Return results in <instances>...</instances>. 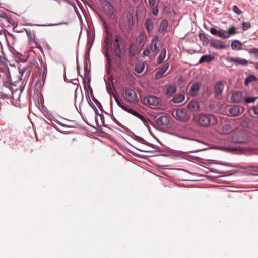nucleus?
<instances>
[{"mask_svg": "<svg viewBox=\"0 0 258 258\" xmlns=\"http://www.w3.org/2000/svg\"><path fill=\"white\" fill-rule=\"evenodd\" d=\"M123 43V38L119 34L115 36V39L112 41V38L111 36H107L104 40V47L103 50L105 51V56L107 58V63L108 65L110 64V56L108 53L109 47L112 46V52L118 58H122V53L123 50L121 49V45Z\"/></svg>", "mask_w": 258, "mask_h": 258, "instance_id": "f257e3e1", "label": "nucleus"}, {"mask_svg": "<svg viewBox=\"0 0 258 258\" xmlns=\"http://www.w3.org/2000/svg\"><path fill=\"white\" fill-rule=\"evenodd\" d=\"M194 119L202 127H208L217 123V118L213 114H200L195 116Z\"/></svg>", "mask_w": 258, "mask_h": 258, "instance_id": "f03ea898", "label": "nucleus"}, {"mask_svg": "<svg viewBox=\"0 0 258 258\" xmlns=\"http://www.w3.org/2000/svg\"><path fill=\"white\" fill-rule=\"evenodd\" d=\"M160 41L159 40L158 37L157 36H154L151 39V42L149 45L146 47L142 53V56L143 57H148L149 59L151 60L152 58H154L156 54H157V51L158 50L157 44Z\"/></svg>", "mask_w": 258, "mask_h": 258, "instance_id": "7ed1b4c3", "label": "nucleus"}, {"mask_svg": "<svg viewBox=\"0 0 258 258\" xmlns=\"http://www.w3.org/2000/svg\"><path fill=\"white\" fill-rule=\"evenodd\" d=\"M210 32L213 35L218 36L222 39H227L229 38L230 36L235 35L237 33L236 28H235V26L229 27L228 29V31L221 29L217 30L215 28H210Z\"/></svg>", "mask_w": 258, "mask_h": 258, "instance_id": "20e7f679", "label": "nucleus"}, {"mask_svg": "<svg viewBox=\"0 0 258 258\" xmlns=\"http://www.w3.org/2000/svg\"><path fill=\"white\" fill-rule=\"evenodd\" d=\"M172 116L179 121L186 122L189 120V116L187 114L185 109L179 108L172 112Z\"/></svg>", "mask_w": 258, "mask_h": 258, "instance_id": "39448f33", "label": "nucleus"}, {"mask_svg": "<svg viewBox=\"0 0 258 258\" xmlns=\"http://www.w3.org/2000/svg\"><path fill=\"white\" fill-rule=\"evenodd\" d=\"M125 97H126L127 101L132 103L138 102V97L134 90L126 88L125 89Z\"/></svg>", "mask_w": 258, "mask_h": 258, "instance_id": "423d86ee", "label": "nucleus"}, {"mask_svg": "<svg viewBox=\"0 0 258 258\" xmlns=\"http://www.w3.org/2000/svg\"><path fill=\"white\" fill-rule=\"evenodd\" d=\"M144 104L150 107H156L159 104L158 98L155 96H150L145 98L143 100Z\"/></svg>", "mask_w": 258, "mask_h": 258, "instance_id": "0eeeda50", "label": "nucleus"}, {"mask_svg": "<svg viewBox=\"0 0 258 258\" xmlns=\"http://www.w3.org/2000/svg\"><path fill=\"white\" fill-rule=\"evenodd\" d=\"M103 11L107 16H112L114 12V6L109 2L106 1L103 3Z\"/></svg>", "mask_w": 258, "mask_h": 258, "instance_id": "6e6552de", "label": "nucleus"}, {"mask_svg": "<svg viewBox=\"0 0 258 258\" xmlns=\"http://www.w3.org/2000/svg\"><path fill=\"white\" fill-rule=\"evenodd\" d=\"M224 84L221 82L219 81L216 83L215 85V96L217 98H221V94H222V91H223Z\"/></svg>", "mask_w": 258, "mask_h": 258, "instance_id": "1a4fd4ad", "label": "nucleus"}, {"mask_svg": "<svg viewBox=\"0 0 258 258\" xmlns=\"http://www.w3.org/2000/svg\"><path fill=\"white\" fill-rule=\"evenodd\" d=\"M200 87V84L198 82H195L192 84L189 88V94L191 96H196L199 93V87Z\"/></svg>", "mask_w": 258, "mask_h": 258, "instance_id": "9d476101", "label": "nucleus"}, {"mask_svg": "<svg viewBox=\"0 0 258 258\" xmlns=\"http://www.w3.org/2000/svg\"><path fill=\"white\" fill-rule=\"evenodd\" d=\"M228 61L229 62L234 63L236 65L246 66L248 64V61L241 58H232L230 57L228 58Z\"/></svg>", "mask_w": 258, "mask_h": 258, "instance_id": "9b49d317", "label": "nucleus"}, {"mask_svg": "<svg viewBox=\"0 0 258 258\" xmlns=\"http://www.w3.org/2000/svg\"><path fill=\"white\" fill-rule=\"evenodd\" d=\"M242 97L243 95H242L241 92L237 91L232 92L230 99H231V102L232 103H238L241 101Z\"/></svg>", "mask_w": 258, "mask_h": 258, "instance_id": "f8f14e48", "label": "nucleus"}, {"mask_svg": "<svg viewBox=\"0 0 258 258\" xmlns=\"http://www.w3.org/2000/svg\"><path fill=\"white\" fill-rule=\"evenodd\" d=\"M122 109L125 112H127L130 114L133 115V116L137 117L139 119H141V121L143 122L145 121V118H144V116L141 115V114H139L138 112H137L135 110L132 108H129L128 107H124V108H122Z\"/></svg>", "mask_w": 258, "mask_h": 258, "instance_id": "ddd939ff", "label": "nucleus"}, {"mask_svg": "<svg viewBox=\"0 0 258 258\" xmlns=\"http://www.w3.org/2000/svg\"><path fill=\"white\" fill-rule=\"evenodd\" d=\"M168 68H169V64L167 63L163 67L158 69V70H157L156 73H155V79H159L162 77L163 74L166 71H167Z\"/></svg>", "mask_w": 258, "mask_h": 258, "instance_id": "4468645a", "label": "nucleus"}, {"mask_svg": "<svg viewBox=\"0 0 258 258\" xmlns=\"http://www.w3.org/2000/svg\"><path fill=\"white\" fill-rule=\"evenodd\" d=\"M170 123V120L166 116H161L157 119V124L160 126H166Z\"/></svg>", "mask_w": 258, "mask_h": 258, "instance_id": "2eb2a0df", "label": "nucleus"}, {"mask_svg": "<svg viewBox=\"0 0 258 258\" xmlns=\"http://www.w3.org/2000/svg\"><path fill=\"white\" fill-rule=\"evenodd\" d=\"M188 109L191 112H198L199 111V104L197 101H190L187 105Z\"/></svg>", "mask_w": 258, "mask_h": 258, "instance_id": "dca6fc26", "label": "nucleus"}, {"mask_svg": "<svg viewBox=\"0 0 258 258\" xmlns=\"http://www.w3.org/2000/svg\"><path fill=\"white\" fill-rule=\"evenodd\" d=\"M210 45L216 49H223L226 48V46L222 41L216 39L211 40L210 41Z\"/></svg>", "mask_w": 258, "mask_h": 258, "instance_id": "f3484780", "label": "nucleus"}, {"mask_svg": "<svg viewBox=\"0 0 258 258\" xmlns=\"http://www.w3.org/2000/svg\"><path fill=\"white\" fill-rule=\"evenodd\" d=\"M145 27L148 33H150L152 32V30H153V21H152V19L147 18V19L145 20Z\"/></svg>", "mask_w": 258, "mask_h": 258, "instance_id": "a211bd4d", "label": "nucleus"}, {"mask_svg": "<svg viewBox=\"0 0 258 258\" xmlns=\"http://www.w3.org/2000/svg\"><path fill=\"white\" fill-rule=\"evenodd\" d=\"M176 91V86L175 84L167 86L166 88V94L169 96H172Z\"/></svg>", "mask_w": 258, "mask_h": 258, "instance_id": "6ab92c4d", "label": "nucleus"}, {"mask_svg": "<svg viewBox=\"0 0 258 258\" xmlns=\"http://www.w3.org/2000/svg\"><path fill=\"white\" fill-rule=\"evenodd\" d=\"M228 113H229L231 116H236L239 114V106L234 105L233 107H231L228 109Z\"/></svg>", "mask_w": 258, "mask_h": 258, "instance_id": "aec40b11", "label": "nucleus"}, {"mask_svg": "<svg viewBox=\"0 0 258 258\" xmlns=\"http://www.w3.org/2000/svg\"><path fill=\"white\" fill-rule=\"evenodd\" d=\"M166 49L163 48V49L161 50L160 54L158 55V58H157V63L158 64H160L162 63L166 58Z\"/></svg>", "mask_w": 258, "mask_h": 258, "instance_id": "412c9836", "label": "nucleus"}, {"mask_svg": "<svg viewBox=\"0 0 258 258\" xmlns=\"http://www.w3.org/2000/svg\"><path fill=\"white\" fill-rule=\"evenodd\" d=\"M213 57L210 55H202L200 60H199V64L203 63L204 62H209L213 60Z\"/></svg>", "mask_w": 258, "mask_h": 258, "instance_id": "4be33fe9", "label": "nucleus"}, {"mask_svg": "<svg viewBox=\"0 0 258 258\" xmlns=\"http://www.w3.org/2000/svg\"><path fill=\"white\" fill-rule=\"evenodd\" d=\"M184 100V96L182 94H177L172 98V102L174 103H180Z\"/></svg>", "mask_w": 258, "mask_h": 258, "instance_id": "5701e85b", "label": "nucleus"}, {"mask_svg": "<svg viewBox=\"0 0 258 258\" xmlns=\"http://www.w3.org/2000/svg\"><path fill=\"white\" fill-rule=\"evenodd\" d=\"M242 44L238 40H234L232 42V50H241Z\"/></svg>", "mask_w": 258, "mask_h": 258, "instance_id": "b1692460", "label": "nucleus"}, {"mask_svg": "<svg viewBox=\"0 0 258 258\" xmlns=\"http://www.w3.org/2000/svg\"><path fill=\"white\" fill-rule=\"evenodd\" d=\"M257 80V77L253 75H250V76L245 79V85L247 86L249 83L254 82Z\"/></svg>", "mask_w": 258, "mask_h": 258, "instance_id": "393cba45", "label": "nucleus"}, {"mask_svg": "<svg viewBox=\"0 0 258 258\" xmlns=\"http://www.w3.org/2000/svg\"><path fill=\"white\" fill-rule=\"evenodd\" d=\"M199 39L201 40V42H202V43H203V45H206L208 44V37H207L206 35H205L204 33H199Z\"/></svg>", "mask_w": 258, "mask_h": 258, "instance_id": "a878e982", "label": "nucleus"}, {"mask_svg": "<svg viewBox=\"0 0 258 258\" xmlns=\"http://www.w3.org/2000/svg\"><path fill=\"white\" fill-rule=\"evenodd\" d=\"M231 131V126L229 124H225L222 126V134H227Z\"/></svg>", "mask_w": 258, "mask_h": 258, "instance_id": "bb28decb", "label": "nucleus"}, {"mask_svg": "<svg viewBox=\"0 0 258 258\" xmlns=\"http://www.w3.org/2000/svg\"><path fill=\"white\" fill-rule=\"evenodd\" d=\"M137 47L135 44L132 43L130 44L129 53L132 56H134L136 54Z\"/></svg>", "mask_w": 258, "mask_h": 258, "instance_id": "cd10ccee", "label": "nucleus"}, {"mask_svg": "<svg viewBox=\"0 0 258 258\" xmlns=\"http://www.w3.org/2000/svg\"><path fill=\"white\" fill-rule=\"evenodd\" d=\"M166 29H167V21L165 19H163L161 21L160 26H159V30L162 31H166Z\"/></svg>", "mask_w": 258, "mask_h": 258, "instance_id": "c85d7f7f", "label": "nucleus"}, {"mask_svg": "<svg viewBox=\"0 0 258 258\" xmlns=\"http://www.w3.org/2000/svg\"><path fill=\"white\" fill-rule=\"evenodd\" d=\"M112 96H113L114 99L116 101V104H117L118 106L120 107V108L123 109V108H127L123 105L122 103H120L119 100H118V97H117L116 95L112 92Z\"/></svg>", "mask_w": 258, "mask_h": 258, "instance_id": "c756f323", "label": "nucleus"}, {"mask_svg": "<svg viewBox=\"0 0 258 258\" xmlns=\"http://www.w3.org/2000/svg\"><path fill=\"white\" fill-rule=\"evenodd\" d=\"M257 97H248L245 99V102L246 104L253 103L257 100Z\"/></svg>", "mask_w": 258, "mask_h": 258, "instance_id": "7c9ffc66", "label": "nucleus"}, {"mask_svg": "<svg viewBox=\"0 0 258 258\" xmlns=\"http://www.w3.org/2000/svg\"><path fill=\"white\" fill-rule=\"evenodd\" d=\"M145 38V34L144 33H141L139 35L138 37L136 39V41L139 44H141Z\"/></svg>", "mask_w": 258, "mask_h": 258, "instance_id": "2f4dec72", "label": "nucleus"}, {"mask_svg": "<svg viewBox=\"0 0 258 258\" xmlns=\"http://www.w3.org/2000/svg\"><path fill=\"white\" fill-rule=\"evenodd\" d=\"M250 28V23L249 22H243L241 24V28L243 31L247 30Z\"/></svg>", "mask_w": 258, "mask_h": 258, "instance_id": "473e14b6", "label": "nucleus"}, {"mask_svg": "<svg viewBox=\"0 0 258 258\" xmlns=\"http://www.w3.org/2000/svg\"><path fill=\"white\" fill-rule=\"evenodd\" d=\"M250 113H253L258 118V108L252 107L250 109Z\"/></svg>", "mask_w": 258, "mask_h": 258, "instance_id": "72a5a7b5", "label": "nucleus"}, {"mask_svg": "<svg viewBox=\"0 0 258 258\" xmlns=\"http://www.w3.org/2000/svg\"><path fill=\"white\" fill-rule=\"evenodd\" d=\"M232 11H233L235 13H236L238 15H240L241 14V11L239 9V8L236 5L233 6V7H232Z\"/></svg>", "mask_w": 258, "mask_h": 258, "instance_id": "f704fd0d", "label": "nucleus"}, {"mask_svg": "<svg viewBox=\"0 0 258 258\" xmlns=\"http://www.w3.org/2000/svg\"><path fill=\"white\" fill-rule=\"evenodd\" d=\"M152 8V13L154 15V16H156L158 14V9L157 6H154Z\"/></svg>", "mask_w": 258, "mask_h": 258, "instance_id": "c9c22d12", "label": "nucleus"}, {"mask_svg": "<svg viewBox=\"0 0 258 258\" xmlns=\"http://www.w3.org/2000/svg\"><path fill=\"white\" fill-rule=\"evenodd\" d=\"M149 2V6L150 7H153L156 4V0H148Z\"/></svg>", "mask_w": 258, "mask_h": 258, "instance_id": "e433bc0d", "label": "nucleus"}, {"mask_svg": "<svg viewBox=\"0 0 258 258\" xmlns=\"http://www.w3.org/2000/svg\"><path fill=\"white\" fill-rule=\"evenodd\" d=\"M101 20H102V22H103V25H104V28L106 29V30H107L108 29V25L106 23V22L105 21V19H104L103 17H100Z\"/></svg>", "mask_w": 258, "mask_h": 258, "instance_id": "4c0bfd02", "label": "nucleus"}, {"mask_svg": "<svg viewBox=\"0 0 258 258\" xmlns=\"http://www.w3.org/2000/svg\"><path fill=\"white\" fill-rule=\"evenodd\" d=\"M136 72H137L138 73H141L142 72V71H143V67H141V68L138 69L137 67H136Z\"/></svg>", "mask_w": 258, "mask_h": 258, "instance_id": "58836bf2", "label": "nucleus"}, {"mask_svg": "<svg viewBox=\"0 0 258 258\" xmlns=\"http://www.w3.org/2000/svg\"><path fill=\"white\" fill-rule=\"evenodd\" d=\"M94 109H95L96 112H97V109L96 108V107L94 106Z\"/></svg>", "mask_w": 258, "mask_h": 258, "instance_id": "ea45409f", "label": "nucleus"}, {"mask_svg": "<svg viewBox=\"0 0 258 258\" xmlns=\"http://www.w3.org/2000/svg\"><path fill=\"white\" fill-rule=\"evenodd\" d=\"M56 25V24H49V26H54Z\"/></svg>", "mask_w": 258, "mask_h": 258, "instance_id": "a19ab883", "label": "nucleus"}, {"mask_svg": "<svg viewBox=\"0 0 258 258\" xmlns=\"http://www.w3.org/2000/svg\"><path fill=\"white\" fill-rule=\"evenodd\" d=\"M231 149H232V150H235V149H234V148H231Z\"/></svg>", "mask_w": 258, "mask_h": 258, "instance_id": "79ce46f5", "label": "nucleus"}]
</instances>
